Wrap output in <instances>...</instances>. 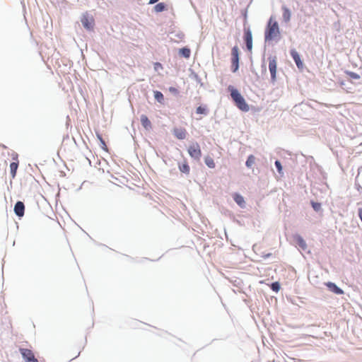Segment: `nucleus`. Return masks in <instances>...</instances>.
Masks as SVG:
<instances>
[{
  "mask_svg": "<svg viewBox=\"0 0 362 362\" xmlns=\"http://www.w3.org/2000/svg\"><path fill=\"white\" fill-rule=\"evenodd\" d=\"M178 167H179V170L182 173H185L187 175H188L189 173L190 168H189V166L186 160H185L183 163L179 164Z\"/></svg>",
  "mask_w": 362,
  "mask_h": 362,
  "instance_id": "17",
  "label": "nucleus"
},
{
  "mask_svg": "<svg viewBox=\"0 0 362 362\" xmlns=\"http://www.w3.org/2000/svg\"><path fill=\"white\" fill-rule=\"evenodd\" d=\"M204 162L209 168H215V163H214V159L211 157L206 156L204 158Z\"/></svg>",
  "mask_w": 362,
  "mask_h": 362,
  "instance_id": "18",
  "label": "nucleus"
},
{
  "mask_svg": "<svg viewBox=\"0 0 362 362\" xmlns=\"http://www.w3.org/2000/svg\"><path fill=\"white\" fill-rule=\"evenodd\" d=\"M197 114H206V110L205 107L199 106L196 110Z\"/></svg>",
  "mask_w": 362,
  "mask_h": 362,
  "instance_id": "27",
  "label": "nucleus"
},
{
  "mask_svg": "<svg viewBox=\"0 0 362 362\" xmlns=\"http://www.w3.org/2000/svg\"><path fill=\"white\" fill-rule=\"evenodd\" d=\"M326 286L333 293L336 294H343L344 291L339 288L335 284L332 282H327L325 283Z\"/></svg>",
  "mask_w": 362,
  "mask_h": 362,
  "instance_id": "13",
  "label": "nucleus"
},
{
  "mask_svg": "<svg viewBox=\"0 0 362 362\" xmlns=\"http://www.w3.org/2000/svg\"><path fill=\"white\" fill-rule=\"evenodd\" d=\"M166 8V6L164 3L161 2V3H158V4H156L154 7V10L156 12H162L164 10H165Z\"/></svg>",
  "mask_w": 362,
  "mask_h": 362,
  "instance_id": "22",
  "label": "nucleus"
},
{
  "mask_svg": "<svg viewBox=\"0 0 362 362\" xmlns=\"http://www.w3.org/2000/svg\"><path fill=\"white\" fill-rule=\"evenodd\" d=\"M179 53L185 58L190 57L191 51L189 48L183 47L179 50Z\"/></svg>",
  "mask_w": 362,
  "mask_h": 362,
  "instance_id": "19",
  "label": "nucleus"
},
{
  "mask_svg": "<svg viewBox=\"0 0 362 362\" xmlns=\"http://www.w3.org/2000/svg\"><path fill=\"white\" fill-rule=\"evenodd\" d=\"M173 134L177 139L182 140L186 138L187 133L184 128H175L173 129Z\"/></svg>",
  "mask_w": 362,
  "mask_h": 362,
  "instance_id": "9",
  "label": "nucleus"
},
{
  "mask_svg": "<svg viewBox=\"0 0 362 362\" xmlns=\"http://www.w3.org/2000/svg\"><path fill=\"white\" fill-rule=\"evenodd\" d=\"M312 206L313 209L316 211H318L321 209V204L318 202H311Z\"/></svg>",
  "mask_w": 362,
  "mask_h": 362,
  "instance_id": "26",
  "label": "nucleus"
},
{
  "mask_svg": "<svg viewBox=\"0 0 362 362\" xmlns=\"http://www.w3.org/2000/svg\"><path fill=\"white\" fill-rule=\"evenodd\" d=\"M169 91H170V93H172L175 94V95H177V94H178V93H179V92H178V90H177L176 88H175V87H170V88H169Z\"/></svg>",
  "mask_w": 362,
  "mask_h": 362,
  "instance_id": "29",
  "label": "nucleus"
},
{
  "mask_svg": "<svg viewBox=\"0 0 362 362\" xmlns=\"http://www.w3.org/2000/svg\"><path fill=\"white\" fill-rule=\"evenodd\" d=\"M228 90L230 91L231 98L235 105L243 112L249 111V105L239 91L230 86L228 87Z\"/></svg>",
  "mask_w": 362,
  "mask_h": 362,
  "instance_id": "2",
  "label": "nucleus"
},
{
  "mask_svg": "<svg viewBox=\"0 0 362 362\" xmlns=\"http://www.w3.org/2000/svg\"><path fill=\"white\" fill-rule=\"evenodd\" d=\"M159 0H150L149 1V4H155L156 3L157 1H158Z\"/></svg>",
  "mask_w": 362,
  "mask_h": 362,
  "instance_id": "31",
  "label": "nucleus"
},
{
  "mask_svg": "<svg viewBox=\"0 0 362 362\" xmlns=\"http://www.w3.org/2000/svg\"><path fill=\"white\" fill-rule=\"evenodd\" d=\"M154 98L155 99L159 102L160 103H163V101H164V97H163V95L161 92L158 91V90H156L154 91Z\"/></svg>",
  "mask_w": 362,
  "mask_h": 362,
  "instance_id": "20",
  "label": "nucleus"
},
{
  "mask_svg": "<svg viewBox=\"0 0 362 362\" xmlns=\"http://www.w3.org/2000/svg\"><path fill=\"white\" fill-rule=\"evenodd\" d=\"M231 63L233 71L235 72L239 67V49L238 46H234L231 50Z\"/></svg>",
  "mask_w": 362,
  "mask_h": 362,
  "instance_id": "4",
  "label": "nucleus"
},
{
  "mask_svg": "<svg viewBox=\"0 0 362 362\" xmlns=\"http://www.w3.org/2000/svg\"><path fill=\"white\" fill-rule=\"evenodd\" d=\"M244 40L246 43L247 49L250 52L252 49V35L249 28L244 30Z\"/></svg>",
  "mask_w": 362,
  "mask_h": 362,
  "instance_id": "6",
  "label": "nucleus"
},
{
  "mask_svg": "<svg viewBox=\"0 0 362 362\" xmlns=\"http://www.w3.org/2000/svg\"><path fill=\"white\" fill-rule=\"evenodd\" d=\"M97 138L98 139V140L100 141V146L101 147V148L103 150H104L105 151H108V148H107V146L105 142V141L103 140V139L102 138V136L100 134H97Z\"/></svg>",
  "mask_w": 362,
  "mask_h": 362,
  "instance_id": "21",
  "label": "nucleus"
},
{
  "mask_svg": "<svg viewBox=\"0 0 362 362\" xmlns=\"http://www.w3.org/2000/svg\"><path fill=\"white\" fill-rule=\"evenodd\" d=\"M269 69L273 81L276 78V59H270L269 62Z\"/></svg>",
  "mask_w": 362,
  "mask_h": 362,
  "instance_id": "8",
  "label": "nucleus"
},
{
  "mask_svg": "<svg viewBox=\"0 0 362 362\" xmlns=\"http://www.w3.org/2000/svg\"><path fill=\"white\" fill-rule=\"evenodd\" d=\"M275 165H276V167L277 168L278 172L279 173H282V165H281L280 161L276 160L275 161Z\"/></svg>",
  "mask_w": 362,
  "mask_h": 362,
  "instance_id": "28",
  "label": "nucleus"
},
{
  "mask_svg": "<svg viewBox=\"0 0 362 362\" xmlns=\"http://www.w3.org/2000/svg\"><path fill=\"white\" fill-rule=\"evenodd\" d=\"M291 55L295 61L296 66L298 69H302L303 66V64L300 59V55L298 52L295 49L291 50Z\"/></svg>",
  "mask_w": 362,
  "mask_h": 362,
  "instance_id": "11",
  "label": "nucleus"
},
{
  "mask_svg": "<svg viewBox=\"0 0 362 362\" xmlns=\"http://www.w3.org/2000/svg\"><path fill=\"white\" fill-rule=\"evenodd\" d=\"M187 151L191 158L196 160H199L202 153L199 144L197 142L190 144L187 148Z\"/></svg>",
  "mask_w": 362,
  "mask_h": 362,
  "instance_id": "3",
  "label": "nucleus"
},
{
  "mask_svg": "<svg viewBox=\"0 0 362 362\" xmlns=\"http://www.w3.org/2000/svg\"><path fill=\"white\" fill-rule=\"evenodd\" d=\"M156 66H157V67H159L160 66L161 67V64L160 63H156Z\"/></svg>",
  "mask_w": 362,
  "mask_h": 362,
  "instance_id": "32",
  "label": "nucleus"
},
{
  "mask_svg": "<svg viewBox=\"0 0 362 362\" xmlns=\"http://www.w3.org/2000/svg\"><path fill=\"white\" fill-rule=\"evenodd\" d=\"M358 216H359L361 221H362V208L358 209Z\"/></svg>",
  "mask_w": 362,
  "mask_h": 362,
  "instance_id": "30",
  "label": "nucleus"
},
{
  "mask_svg": "<svg viewBox=\"0 0 362 362\" xmlns=\"http://www.w3.org/2000/svg\"><path fill=\"white\" fill-rule=\"evenodd\" d=\"M141 123L146 129H148L151 127V123L148 117L145 115L141 116Z\"/></svg>",
  "mask_w": 362,
  "mask_h": 362,
  "instance_id": "14",
  "label": "nucleus"
},
{
  "mask_svg": "<svg viewBox=\"0 0 362 362\" xmlns=\"http://www.w3.org/2000/svg\"><path fill=\"white\" fill-rule=\"evenodd\" d=\"M19 351L21 354L25 362H38L32 350L28 349L21 348L19 349Z\"/></svg>",
  "mask_w": 362,
  "mask_h": 362,
  "instance_id": "5",
  "label": "nucleus"
},
{
  "mask_svg": "<svg viewBox=\"0 0 362 362\" xmlns=\"http://www.w3.org/2000/svg\"><path fill=\"white\" fill-rule=\"evenodd\" d=\"M13 159L14 161L10 164V170H11V177L13 178H14L16 177V171L18 168L19 161H18L17 155H16L15 157L13 158Z\"/></svg>",
  "mask_w": 362,
  "mask_h": 362,
  "instance_id": "10",
  "label": "nucleus"
},
{
  "mask_svg": "<svg viewBox=\"0 0 362 362\" xmlns=\"http://www.w3.org/2000/svg\"><path fill=\"white\" fill-rule=\"evenodd\" d=\"M255 158L253 155H250L248 156L245 165L248 168H251L252 165L255 163Z\"/></svg>",
  "mask_w": 362,
  "mask_h": 362,
  "instance_id": "23",
  "label": "nucleus"
},
{
  "mask_svg": "<svg viewBox=\"0 0 362 362\" xmlns=\"http://www.w3.org/2000/svg\"><path fill=\"white\" fill-rule=\"evenodd\" d=\"M81 23L85 28L91 30L93 27L94 21L92 18H89L88 16H83L81 18Z\"/></svg>",
  "mask_w": 362,
  "mask_h": 362,
  "instance_id": "7",
  "label": "nucleus"
},
{
  "mask_svg": "<svg viewBox=\"0 0 362 362\" xmlns=\"http://www.w3.org/2000/svg\"><path fill=\"white\" fill-rule=\"evenodd\" d=\"M25 206L22 202H18L14 206L15 214L19 216L22 217L24 215Z\"/></svg>",
  "mask_w": 362,
  "mask_h": 362,
  "instance_id": "12",
  "label": "nucleus"
},
{
  "mask_svg": "<svg viewBox=\"0 0 362 362\" xmlns=\"http://www.w3.org/2000/svg\"><path fill=\"white\" fill-rule=\"evenodd\" d=\"M300 243H302L305 245V243H304L303 240H302V239H300Z\"/></svg>",
  "mask_w": 362,
  "mask_h": 362,
  "instance_id": "34",
  "label": "nucleus"
},
{
  "mask_svg": "<svg viewBox=\"0 0 362 362\" xmlns=\"http://www.w3.org/2000/svg\"><path fill=\"white\" fill-rule=\"evenodd\" d=\"M283 11V19L286 23H288L291 20V11L286 6L282 7Z\"/></svg>",
  "mask_w": 362,
  "mask_h": 362,
  "instance_id": "15",
  "label": "nucleus"
},
{
  "mask_svg": "<svg viewBox=\"0 0 362 362\" xmlns=\"http://www.w3.org/2000/svg\"><path fill=\"white\" fill-rule=\"evenodd\" d=\"M156 66H157V67H159L160 66L161 67V64L160 63H156Z\"/></svg>",
  "mask_w": 362,
  "mask_h": 362,
  "instance_id": "33",
  "label": "nucleus"
},
{
  "mask_svg": "<svg viewBox=\"0 0 362 362\" xmlns=\"http://www.w3.org/2000/svg\"><path fill=\"white\" fill-rule=\"evenodd\" d=\"M346 74L349 76H350L351 78H354V79H359L361 78L358 74L352 72V71H346Z\"/></svg>",
  "mask_w": 362,
  "mask_h": 362,
  "instance_id": "24",
  "label": "nucleus"
},
{
  "mask_svg": "<svg viewBox=\"0 0 362 362\" xmlns=\"http://www.w3.org/2000/svg\"><path fill=\"white\" fill-rule=\"evenodd\" d=\"M233 199L235 200V202L240 206V207H244L245 206V199L243 198V196H241L240 194H238V193H235L233 194Z\"/></svg>",
  "mask_w": 362,
  "mask_h": 362,
  "instance_id": "16",
  "label": "nucleus"
},
{
  "mask_svg": "<svg viewBox=\"0 0 362 362\" xmlns=\"http://www.w3.org/2000/svg\"><path fill=\"white\" fill-rule=\"evenodd\" d=\"M270 287L275 292H278L280 290V285L279 282L272 283Z\"/></svg>",
  "mask_w": 362,
  "mask_h": 362,
  "instance_id": "25",
  "label": "nucleus"
},
{
  "mask_svg": "<svg viewBox=\"0 0 362 362\" xmlns=\"http://www.w3.org/2000/svg\"><path fill=\"white\" fill-rule=\"evenodd\" d=\"M280 30L279 24L273 16H271L264 32L265 41L279 40Z\"/></svg>",
  "mask_w": 362,
  "mask_h": 362,
  "instance_id": "1",
  "label": "nucleus"
}]
</instances>
